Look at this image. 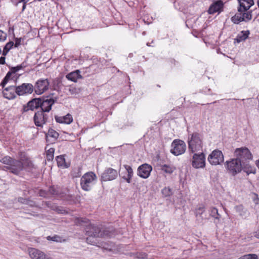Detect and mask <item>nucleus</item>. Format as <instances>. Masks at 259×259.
<instances>
[{
	"mask_svg": "<svg viewBox=\"0 0 259 259\" xmlns=\"http://www.w3.org/2000/svg\"><path fill=\"white\" fill-rule=\"evenodd\" d=\"M97 246L99 247H102L105 250L111 251L113 249L114 244L112 242H109L104 244L99 243L98 242Z\"/></svg>",
	"mask_w": 259,
	"mask_h": 259,
	"instance_id": "473e14b6",
	"label": "nucleus"
},
{
	"mask_svg": "<svg viewBox=\"0 0 259 259\" xmlns=\"http://www.w3.org/2000/svg\"><path fill=\"white\" fill-rule=\"evenodd\" d=\"M5 56H2L0 57V64H5Z\"/></svg>",
	"mask_w": 259,
	"mask_h": 259,
	"instance_id": "603ef678",
	"label": "nucleus"
},
{
	"mask_svg": "<svg viewBox=\"0 0 259 259\" xmlns=\"http://www.w3.org/2000/svg\"><path fill=\"white\" fill-rule=\"evenodd\" d=\"M123 166L127 172V176H123L122 178L126 181L127 183H130L134 175L133 169L131 166L128 165H124Z\"/></svg>",
	"mask_w": 259,
	"mask_h": 259,
	"instance_id": "b1692460",
	"label": "nucleus"
},
{
	"mask_svg": "<svg viewBox=\"0 0 259 259\" xmlns=\"http://www.w3.org/2000/svg\"><path fill=\"white\" fill-rule=\"evenodd\" d=\"M97 177L93 172H88L84 174L80 179L81 188L86 191L91 190L92 187L96 180Z\"/></svg>",
	"mask_w": 259,
	"mask_h": 259,
	"instance_id": "423d86ee",
	"label": "nucleus"
},
{
	"mask_svg": "<svg viewBox=\"0 0 259 259\" xmlns=\"http://www.w3.org/2000/svg\"><path fill=\"white\" fill-rule=\"evenodd\" d=\"M234 209L242 218L246 219L249 215L248 210L242 204L236 205L235 206Z\"/></svg>",
	"mask_w": 259,
	"mask_h": 259,
	"instance_id": "412c9836",
	"label": "nucleus"
},
{
	"mask_svg": "<svg viewBox=\"0 0 259 259\" xmlns=\"http://www.w3.org/2000/svg\"><path fill=\"white\" fill-rule=\"evenodd\" d=\"M244 259H258V256L256 254L249 253L244 255Z\"/></svg>",
	"mask_w": 259,
	"mask_h": 259,
	"instance_id": "79ce46f5",
	"label": "nucleus"
},
{
	"mask_svg": "<svg viewBox=\"0 0 259 259\" xmlns=\"http://www.w3.org/2000/svg\"><path fill=\"white\" fill-rule=\"evenodd\" d=\"M26 204L30 207H38L35 202L29 199H28Z\"/></svg>",
	"mask_w": 259,
	"mask_h": 259,
	"instance_id": "a18cd8bd",
	"label": "nucleus"
},
{
	"mask_svg": "<svg viewBox=\"0 0 259 259\" xmlns=\"http://www.w3.org/2000/svg\"><path fill=\"white\" fill-rule=\"evenodd\" d=\"M27 200V198H25L21 197L18 198V201L22 204H26Z\"/></svg>",
	"mask_w": 259,
	"mask_h": 259,
	"instance_id": "49530a36",
	"label": "nucleus"
},
{
	"mask_svg": "<svg viewBox=\"0 0 259 259\" xmlns=\"http://www.w3.org/2000/svg\"><path fill=\"white\" fill-rule=\"evenodd\" d=\"M7 37V34L6 32L0 30V42L4 41Z\"/></svg>",
	"mask_w": 259,
	"mask_h": 259,
	"instance_id": "37998d69",
	"label": "nucleus"
},
{
	"mask_svg": "<svg viewBox=\"0 0 259 259\" xmlns=\"http://www.w3.org/2000/svg\"><path fill=\"white\" fill-rule=\"evenodd\" d=\"M80 73V71L79 70H76L68 73L66 75V78L69 80L75 82L77 81L78 79H81L82 78Z\"/></svg>",
	"mask_w": 259,
	"mask_h": 259,
	"instance_id": "4be33fe9",
	"label": "nucleus"
},
{
	"mask_svg": "<svg viewBox=\"0 0 259 259\" xmlns=\"http://www.w3.org/2000/svg\"><path fill=\"white\" fill-rule=\"evenodd\" d=\"M205 211V207L203 204L197 206L196 208V215L199 214L201 215Z\"/></svg>",
	"mask_w": 259,
	"mask_h": 259,
	"instance_id": "a19ab883",
	"label": "nucleus"
},
{
	"mask_svg": "<svg viewBox=\"0 0 259 259\" xmlns=\"http://www.w3.org/2000/svg\"><path fill=\"white\" fill-rule=\"evenodd\" d=\"M46 205L49 208H51L52 209L56 210L59 213H62V211L63 210L61 209L59 207L52 204L50 202H46Z\"/></svg>",
	"mask_w": 259,
	"mask_h": 259,
	"instance_id": "4c0bfd02",
	"label": "nucleus"
},
{
	"mask_svg": "<svg viewBox=\"0 0 259 259\" xmlns=\"http://www.w3.org/2000/svg\"><path fill=\"white\" fill-rule=\"evenodd\" d=\"M31 214L32 215H33V216H37V217L39 216V214H34H34H32H32Z\"/></svg>",
	"mask_w": 259,
	"mask_h": 259,
	"instance_id": "bf43d9fd",
	"label": "nucleus"
},
{
	"mask_svg": "<svg viewBox=\"0 0 259 259\" xmlns=\"http://www.w3.org/2000/svg\"><path fill=\"white\" fill-rule=\"evenodd\" d=\"M55 118L56 122L60 123H63L62 116H55Z\"/></svg>",
	"mask_w": 259,
	"mask_h": 259,
	"instance_id": "8fccbe9b",
	"label": "nucleus"
},
{
	"mask_svg": "<svg viewBox=\"0 0 259 259\" xmlns=\"http://www.w3.org/2000/svg\"><path fill=\"white\" fill-rule=\"evenodd\" d=\"M249 34L250 32L249 30L241 31L234 39V42H237V43H240L243 41H245L248 38Z\"/></svg>",
	"mask_w": 259,
	"mask_h": 259,
	"instance_id": "5701e85b",
	"label": "nucleus"
},
{
	"mask_svg": "<svg viewBox=\"0 0 259 259\" xmlns=\"http://www.w3.org/2000/svg\"><path fill=\"white\" fill-rule=\"evenodd\" d=\"M226 168L228 171V172L233 176L240 173L242 170L244 171L243 163L236 158L231 159L230 161H226Z\"/></svg>",
	"mask_w": 259,
	"mask_h": 259,
	"instance_id": "39448f33",
	"label": "nucleus"
},
{
	"mask_svg": "<svg viewBox=\"0 0 259 259\" xmlns=\"http://www.w3.org/2000/svg\"><path fill=\"white\" fill-rule=\"evenodd\" d=\"M171 62L172 63H174L175 65H176V63H178V62L174 59H171Z\"/></svg>",
	"mask_w": 259,
	"mask_h": 259,
	"instance_id": "5fc2aeb1",
	"label": "nucleus"
},
{
	"mask_svg": "<svg viewBox=\"0 0 259 259\" xmlns=\"http://www.w3.org/2000/svg\"><path fill=\"white\" fill-rule=\"evenodd\" d=\"M27 164L29 166H30L32 165V163L31 162V161H28L27 162Z\"/></svg>",
	"mask_w": 259,
	"mask_h": 259,
	"instance_id": "4d7b16f0",
	"label": "nucleus"
},
{
	"mask_svg": "<svg viewBox=\"0 0 259 259\" xmlns=\"http://www.w3.org/2000/svg\"><path fill=\"white\" fill-rule=\"evenodd\" d=\"M48 193L54 196H61V190L57 186H52L49 188Z\"/></svg>",
	"mask_w": 259,
	"mask_h": 259,
	"instance_id": "a878e982",
	"label": "nucleus"
},
{
	"mask_svg": "<svg viewBox=\"0 0 259 259\" xmlns=\"http://www.w3.org/2000/svg\"><path fill=\"white\" fill-rule=\"evenodd\" d=\"M47 239L48 240H51L56 242H61L62 241H65V240L62 239L61 237L57 235H55L52 237L49 236L47 237Z\"/></svg>",
	"mask_w": 259,
	"mask_h": 259,
	"instance_id": "e433bc0d",
	"label": "nucleus"
},
{
	"mask_svg": "<svg viewBox=\"0 0 259 259\" xmlns=\"http://www.w3.org/2000/svg\"><path fill=\"white\" fill-rule=\"evenodd\" d=\"M59 136L58 133L52 128L49 129L48 133L46 134L47 141H49V138H51L53 139V141H55L58 139Z\"/></svg>",
	"mask_w": 259,
	"mask_h": 259,
	"instance_id": "393cba45",
	"label": "nucleus"
},
{
	"mask_svg": "<svg viewBox=\"0 0 259 259\" xmlns=\"http://www.w3.org/2000/svg\"><path fill=\"white\" fill-rule=\"evenodd\" d=\"M255 164L259 169V159L256 161Z\"/></svg>",
	"mask_w": 259,
	"mask_h": 259,
	"instance_id": "6e6d98bb",
	"label": "nucleus"
},
{
	"mask_svg": "<svg viewBox=\"0 0 259 259\" xmlns=\"http://www.w3.org/2000/svg\"><path fill=\"white\" fill-rule=\"evenodd\" d=\"M175 169L174 166L170 165L164 164L161 166V170L169 174L172 173Z\"/></svg>",
	"mask_w": 259,
	"mask_h": 259,
	"instance_id": "cd10ccee",
	"label": "nucleus"
},
{
	"mask_svg": "<svg viewBox=\"0 0 259 259\" xmlns=\"http://www.w3.org/2000/svg\"><path fill=\"white\" fill-rule=\"evenodd\" d=\"M81 222H84V221H82V220L81 221ZM84 222H85V221H84Z\"/></svg>",
	"mask_w": 259,
	"mask_h": 259,
	"instance_id": "69168bd1",
	"label": "nucleus"
},
{
	"mask_svg": "<svg viewBox=\"0 0 259 259\" xmlns=\"http://www.w3.org/2000/svg\"><path fill=\"white\" fill-rule=\"evenodd\" d=\"M25 164V163H23L20 160H15L13 163H11L10 166H7L5 167L10 172L16 175H18L23 169Z\"/></svg>",
	"mask_w": 259,
	"mask_h": 259,
	"instance_id": "ddd939ff",
	"label": "nucleus"
},
{
	"mask_svg": "<svg viewBox=\"0 0 259 259\" xmlns=\"http://www.w3.org/2000/svg\"><path fill=\"white\" fill-rule=\"evenodd\" d=\"M27 66V64L26 62H22L21 64L15 66L17 71H19L21 69H24Z\"/></svg>",
	"mask_w": 259,
	"mask_h": 259,
	"instance_id": "c03bdc74",
	"label": "nucleus"
},
{
	"mask_svg": "<svg viewBox=\"0 0 259 259\" xmlns=\"http://www.w3.org/2000/svg\"><path fill=\"white\" fill-rule=\"evenodd\" d=\"M152 170L151 165L145 163L139 166L137 169V175L143 179L148 178Z\"/></svg>",
	"mask_w": 259,
	"mask_h": 259,
	"instance_id": "dca6fc26",
	"label": "nucleus"
},
{
	"mask_svg": "<svg viewBox=\"0 0 259 259\" xmlns=\"http://www.w3.org/2000/svg\"><path fill=\"white\" fill-rule=\"evenodd\" d=\"M22 38H16L15 39V44H14V45H15V47L17 48L20 45L21 42Z\"/></svg>",
	"mask_w": 259,
	"mask_h": 259,
	"instance_id": "de8ad7c7",
	"label": "nucleus"
},
{
	"mask_svg": "<svg viewBox=\"0 0 259 259\" xmlns=\"http://www.w3.org/2000/svg\"><path fill=\"white\" fill-rule=\"evenodd\" d=\"M55 152V149L53 148H50L47 151V159L48 161H51L54 158V154Z\"/></svg>",
	"mask_w": 259,
	"mask_h": 259,
	"instance_id": "c9c22d12",
	"label": "nucleus"
},
{
	"mask_svg": "<svg viewBox=\"0 0 259 259\" xmlns=\"http://www.w3.org/2000/svg\"><path fill=\"white\" fill-rule=\"evenodd\" d=\"M15 160V159H13L10 156H6L0 160V161L3 163L7 165L8 166H10L11 163H13Z\"/></svg>",
	"mask_w": 259,
	"mask_h": 259,
	"instance_id": "72a5a7b5",
	"label": "nucleus"
},
{
	"mask_svg": "<svg viewBox=\"0 0 259 259\" xmlns=\"http://www.w3.org/2000/svg\"><path fill=\"white\" fill-rule=\"evenodd\" d=\"M13 46L14 42L12 41H10L7 43L6 45L4 46L3 51L2 52V55L4 56H6Z\"/></svg>",
	"mask_w": 259,
	"mask_h": 259,
	"instance_id": "c85d7f7f",
	"label": "nucleus"
},
{
	"mask_svg": "<svg viewBox=\"0 0 259 259\" xmlns=\"http://www.w3.org/2000/svg\"><path fill=\"white\" fill-rule=\"evenodd\" d=\"M203 136L198 132L192 134L189 133L188 138V150L190 153H194L202 150Z\"/></svg>",
	"mask_w": 259,
	"mask_h": 259,
	"instance_id": "20e7f679",
	"label": "nucleus"
},
{
	"mask_svg": "<svg viewBox=\"0 0 259 259\" xmlns=\"http://www.w3.org/2000/svg\"><path fill=\"white\" fill-rule=\"evenodd\" d=\"M12 75L13 74L10 71H9L7 73L6 75L4 78V79H3V80L1 82V84H0L3 88L5 87L6 84L8 82V81L9 80H14V79L13 77H12Z\"/></svg>",
	"mask_w": 259,
	"mask_h": 259,
	"instance_id": "7c9ffc66",
	"label": "nucleus"
},
{
	"mask_svg": "<svg viewBox=\"0 0 259 259\" xmlns=\"http://www.w3.org/2000/svg\"><path fill=\"white\" fill-rule=\"evenodd\" d=\"M192 165L194 168H203L205 166V156L203 152L195 153L193 155Z\"/></svg>",
	"mask_w": 259,
	"mask_h": 259,
	"instance_id": "f8f14e48",
	"label": "nucleus"
},
{
	"mask_svg": "<svg viewBox=\"0 0 259 259\" xmlns=\"http://www.w3.org/2000/svg\"><path fill=\"white\" fill-rule=\"evenodd\" d=\"M40 106V98H34L29 101L26 105H23L22 111L25 112L28 110L33 111L39 108Z\"/></svg>",
	"mask_w": 259,
	"mask_h": 259,
	"instance_id": "f3484780",
	"label": "nucleus"
},
{
	"mask_svg": "<svg viewBox=\"0 0 259 259\" xmlns=\"http://www.w3.org/2000/svg\"><path fill=\"white\" fill-rule=\"evenodd\" d=\"M12 3L15 6H17L20 3L23 4L22 11L23 12L26 9V4L28 0H11Z\"/></svg>",
	"mask_w": 259,
	"mask_h": 259,
	"instance_id": "f704fd0d",
	"label": "nucleus"
},
{
	"mask_svg": "<svg viewBox=\"0 0 259 259\" xmlns=\"http://www.w3.org/2000/svg\"><path fill=\"white\" fill-rule=\"evenodd\" d=\"M56 160L59 167H67L64 155H59L56 157Z\"/></svg>",
	"mask_w": 259,
	"mask_h": 259,
	"instance_id": "bb28decb",
	"label": "nucleus"
},
{
	"mask_svg": "<svg viewBox=\"0 0 259 259\" xmlns=\"http://www.w3.org/2000/svg\"><path fill=\"white\" fill-rule=\"evenodd\" d=\"M257 4L258 7L259 8V1H257Z\"/></svg>",
	"mask_w": 259,
	"mask_h": 259,
	"instance_id": "680f3d73",
	"label": "nucleus"
},
{
	"mask_svg": "<svg viewBox=\"0 0 259 259\" xmlns=\"http://www.w3.org/2000/svg\"><path fill=\"white\" fill-rule=\"evenodd\" d=\"M234 155L244 166V172L247 175L250 174H255L256 168L253 165L250 164V161L253 158V156L250 150L246 147L236 148L234 151Z\"/></svg>",
	"mask_w": 259,
	"mask_h": 259,
	"instance_id": "7ed1b4c3",
	"label": "nucleus"
},
{
	"mask_svg": "<svg viewBox=\"0 0 259 259\" xmlns=\"http://www.w3.org/2000/svg\"><path fill=\"white\" fill-rule=\"evenodd\" d=\"M2 51L1 49L0 48V55L2 54Z\"/></svg>",
	"mask_w": 259,
	"mask_h": 259,
	"instance_id": "e2e57ef3",
	"label": "nucleus"
},
{
	"mask_svg": "<svg viewBox=\"0 0 259 259\" xmlns=\"http://www.w3.org/2000/svg\"><path fill=\"white\" fill-rule=\"evenodd\" d=\"M50 83L47 78H40L33 85L34 90L37 95H41L49 89Z\"/></svg>",
	"mask_w": 259,
	"mask_h": 259,
	"instance_id": "1a4fd4ad",
	"label": "nucleus"
},
{
	"mask_svg": "<svg viewBox=\"0 0 259 259\" xmlns=\"http://www.w3.org/2000/svg\"><path fill=\"white\" fill-rule=\"evenodd\" d=\"M48 193H49L48 192H47L45 190H40L39 192V195L40 197H47L48 196Z\"/></svg>",
	"mask_w": 259,
	"mask_h": 259,
	"instance_id": "09e8293b",
	"label": "nucleus"
},
{
	"mask_svg": "<svg viewBox=\"0 0 259 259\" xmlns=\"http://www.w3.org/2000/svg\"><path fill=\"white\" fill-rule=\"evenodd\" d=\"M170 152L176 156L183 154L186 150V145L184 141L179 140H174L171 145Z\"/></svg>",
	"mask_w": 259,
	"mask_h": 259,
	"instance_id": "6e6552de",
	"label": "nucleus"
},
{
	"mask_svg": "<svg viewBox=\"0 0 259 259\" xmlns=\"http://www.w3.org/2000/svg\"><path fill=\"white\" fill-rule=\"evenodd\" d=\"M29 254L32 259H44L47 256L42 251L33 248L29 249Z\"/></svg>",
	"mask_w": 259,
	"mask_h": 259,
	"instance_id": "aec40b11",
	"label": "nucleus"
},
{
	"mask_svg": "<svg viewBox=\"0 0 259 259\" xmlns=\"http://www.w3.org/2000/svg\"><path fill=\"white\" fill-rule=\"evenodd\" d=\"M47 113V112L41 110L35 113L33 120L36 126L42 127L43 124H46L48 121L49 116Z\"/></svg>",
	"mask_w": 259,
	"mask_h": 259,
	"instance_id": "9d476101",
	"label": "nucleus"
},
{
	"mask_svg": "<svg viewBox=\"0 0 259 259\" xmlns=\"http://www.w3.org/2000/svg\"><path fill=\"white\" fill-rule=\"evenodd\" d=\"M63 123L70 124L73 121V118L70 114L62 116Z\"/></svg>",
	"mask_w": 259,
	"mask_h": 259,
	"instance_id": "58836bf2",
	"label": "nucleus"
},
{
	"mask_svg": "<svg viewBox=\"0 0 259 259\" xmlns=\"http://www.w3.org/2000/svg\"><path fill=\"white\" fill-rule=\"evenodd\" d=\"M84 230L88 236L87 242L93 245H98V238L110 237L113 234V230L110 228L91 223L86 226Z\"/></svg>",
	"mask_w": 259,
	"mask_h": 259,
	"instance_id": "f257e3e1",
	"label": "nucleus"
},
{
	"mask_svg": "<svg viewBox=\"0 0 259 259\" xmlns=\"http://www.w3.org/2000/svg\"><path fill=\"white\" fill-rule=\"evenodd\" d=\"M44 259H52V258H51V257H48V256L47 255V256H46V257H45V258H44Z\"/></svg>",
	"mask_w": 259,
	"mask_h": 259,
	"instance_id": "052dcab7",
	"label": "nucleus"
},
{
	"mask_svg": "<svg viewBox=\"0 0 259 259\" xmlns=\"http://www.w3.org/2000/svg\"><path fill=\"white\" fill-rule=\"evenodd\" d=\"M244 258H245L244 255H242L241 257H240L239 258H238V259H244Z\"/></svg>",
	"mask_w": 259,
	"mask_h": 259,
	"instance_id": "13d9d810",
	"label": "nucleus"
},
{
	"mask_svg": "<svg viewBox=\"0 0 259 259\" xmlns=\"http://www.w3.org/2000/svg\"><path fill=\"white\" fill-rule=\"evenodd\" d=\"M3 95L5 98L12 100L16 97L17 95V88L16 85H10L6 88H3Z\"/></svg>",
	"mask_w": 259,
	"mask_h": 259,
	"instance_id": "2eb2a0df",
	"label": "nucleus"
},
{
	"mask_svg": "<svg viewBox=\"0 0 259 259\" xmlns=\"http://www.w3.org/2000/svg\"><path fill=\"white\" fill-rule=\"evenodd\" d=\"M17 95L23 96L27 94H31L34 90L33 85L29 83H23L22 84L17 86Z\"/></svg>",
	"mask_w": 259,
	"mask_h": 259,
	"instance_id": "4468645a",
	"label": "nucleus"
},
{
	"mask_svg": "<svg viewBox=\"0 0 259 259\" xmlns=\"http://www.w3.org/2000/svg\"><path fill=\"white\" fill-rule=\"evenodd\" d=\"M161 193L164 197H169L171 196L172 194L171 189L169 187L164 188L162 190Z\"/></svg>",
	"mask_w": 259,
	"mask_h": 259,
	"instance_id": "ea45409f",
	"label": "nucleus"
},
{
	"mask_svg": "<svg viewBox=\"0 0 259 259\" xmlns=\"http://www.w3.org/2000/svg\"><path fill=\"white\" fill-rule=\"evenodd\" d=\"M147 45L148 46H150L149 43H148H148H147Z\"/></svg>",
	"mask_w": 259,
	"mask_h": 259,
	"instance_id": "0e129e2a",
	"label": "nucleus"
},
{
	"mask_svg": "<svg viewBox=\"0 0 259 259\" xmlns=\"http://www.w3.org/2000/svg\"><path fill=\"white\" fill-rule=\"evenodd\" d=\"M61 81L58 78H56L53 80L52 85L51 86V89L54 91H58L60 89Z\"/></svg>",
	"mask_w": 259,
	"mask_h": 259,
	"instance_id": "2f4dec72",
	"label": "nucleus"
},
{
	"mask_svg": "<svg viewBox=\"0 0 259 259\" xmlns=\"http://www.w3.org/2000/svg\"><path fill=\"white\" fill-rule=\"evenodd\" d=\"M54 95V93H51L49 96L45 97L39 98L40 102V108H41L40 110L48 113L51 110L53 105L57 102L58 99L57 97L53 98L52 96Z\"/></svg>",
	"mask_w": 259,
	"mask_h": 259,
	"instance_id": "0eeeda50",
	"label": "nucleus"
},
{
	"mask_svg": "<svg viewBox=\"0 0 259 259\" xmlns=\"http://www.w3.org/2000/svg\"><path fill=\"white\" fill-rule=\"evenodd\" d=\"M209 214L210 215L215 219L219 220L221 218V215L218 213V210L217 208L214 207H211L209 209Z\"/></svg>",
	"mask_w": 259,
	"mask_h": 259,
	"instance_id": "c756f323",
	"label": "nucleus"
},
{
	"mask_svg": "<svg viewBox=\"0 0 259 259\" xmlns=\"http://www.w3.org/2000/svg\"><path fill=\"white\" fill-rule=\"evenodd\" d=\"M138 257H140V256H138ZM141 258L143 259H145L146 258V255L145 254H143L141 255Z\"/></svg>",
	"mask_w": 259,
	"mask_h": 259,
	"instance_id": "864d4df0",
	"label": "nucleus"
},
{
	"mask_svg": "<svg viewBox=\"0 0 259 259\" xmlns=\"http://www.w3.org/2000/svg\"><path fill=\"white\" fill-rule=\"evenodd\" d=\"M224 3L221 0H217L213 2L210 6L208 12L210 14H213L215 13H220L223 11Z\"/></svg>",
	"mask_w": 259,
	"mask_h": 259,
	"instance_id": "6ab92c4d",
	"label": "nucleus"
},
{
	"mask_svg": "<svg viewBox=\"0 0 259 259\" xmlns=\"http://www.w3.org/2000/svg\"><path fill=\"white\" fill-rule=\"evenodd\" d=\"M238 12L231 18L234 24H239L240 22H248L252 18V11L248 10L254 5L253 0H238Z\"/></svg>",
	"mask_w": 259,
	"mask_h": 259,
	"instance_id": "f03ea898",
	"label": "nucleus"
},
{
	"mask_svg": "<svg viewBox=\"0 0 259 259\" xmlns=\"http://www.w3.org/2000/svg\"><path fill=\"white\" fill-rule=\"evenodd\" d=\"M208 161L211 165H217L220 164L224 161V155L221 151L213 150L208 156Z\"/></svg>",
	"mask_w": 259,
	"mask_h": 259,
	"instance_id": "9b49d317",
	"label": "nucleus"
},
{
	"mask_svg": "<svg viewBox=\"0 0 259 259\" xmlns=\"http://www.w3.org/2000/svg\"><path fill=\"white\" fill-rule=\"evenodd\" d=\"M12 74L16 73L17 71L16 67H12L9 71Z\"/></svg>",
	"mask_w": 259,
	"mask_h": 259,
	"instance_id": "3c124183",
	"label": "nucleus"
},
{
	"mask_svg": "<svg viewBox=\"0 0 259 259\" xmlns=\"http://www.w3.org/2000/svg\"><path fill=\"white\" fill-rule=\"evenodd\" d=\"M118 176L116 170L109 167L106 168L101 175V179L104 181H112L115 179Z\"/></svg>",
	"mask_w": 259,
	"mask_h": 259,
	"instance_id": "a211bd4d",
	"label": "nucleus"
}]
</instances>
